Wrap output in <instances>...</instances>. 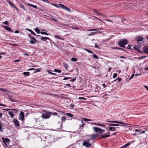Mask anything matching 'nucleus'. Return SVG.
Masks as SVG:
<instances>
[{
  "label": "nucleus",
  "mask_w": 148,
  "mask_h": 148,
  "mask_svg": "<svg viewBox=\"0 0 148 148\" xmlns=\"http://www.w3.org/2000/svg\"><path fill=\"white\" fill-rule=\"evenodd\" d=\"M143 39L144 38L143 37L139 36L137 37L136 40L137 41L138 43H139V42L142 41L143 40Z\"/></svg>",
  "instance_id": "nucleus-8"
},
{
  "label": "nucleus",
  "mask_w": 148,
  "mask_h": 148,
  "mask_svg": "<svg viewBox=\"0 0 148 148\" xmlns=\"http://www.w3.org/2000/svg\"><path fill=\"white\" fill-rule=\"evenodd\" d=\"M2 139L3 142L5 144H6L7 143H8L10 141V140L7 138H3Z\"/></svg>",
  "instance_id": "nucleus-11"
},
{
  "label": "nucleus",
  "mask_w": 148,
  "mask_h": 148,
  "mask_svg": "<svg viewBox=\"0 0 148 148\" xmlns=\"http://www.w3.org/2000/svg\"><path fill=\"white\" fill-rule=\"evenodd\" d=\"M81 124H80L79 125V127L80 128H82L84 126L85 124L83 122V121H81Z\"/></svg>",
  "instance_id": "nucleus-19"
},
{
  "label": "nucleus",
  "mask_w": 148,
  "mask_h": 148,
  "mask_svg": "<svg viewBox=\"0 0 148 148\" xmlns=\"http://www.w3.org/2000/svg\"><path fill=\"white\" fill-rule=\"evenodd\" d=\"M110 134H109L108 135H106V134H103L102 135H101L100 136V137H99L100 138H104L106 137H109L110 136Z\"/></svg>",
  "instance_id": "nucleus-13"
},
{
  "label": "nucleus",
  "mask_w": 148,
  "mask_h": 148,
  "mask_svg": "<svg viewBox=\"0 0 148 148\" xmlns=\"http://www.w3.org/2000/svg\"><path fill=\"white\" fill-rule=\"evenodd\" d=\"M2 125L1 124L0 125V131L1 132H3V131L2 130Z\"/></svg>",
  "instance_id": "nucleus-47"
},
{
  "label": "nucleus",
  "mask_w": 148,
  "mask_h": 148,
  "mask_svg": "<svg viewBox=\"0 0 148 148\" xmlns=\"http://www.w3.org/2000/svg\"><path fill=\"white\" fill-rule=\"evenodd\" d=\"M13 123L16 127H18L19 125L18 121L16 119H13Z\"/></svg>",
  "instance_id": "nucleus-5"
},
{
  "label": "nucleus",
  "mask_w": 148,
  "mask_h": 148,
  "mask_svg": "<svg viewBox=\"0 0 148 148\" xmlns=\"http://www.w3.org/2000/svg\"><path fill=\"white\" fill-rule=\"evenodd\" d=\"M83 120L85 121H91L92 120L90 119H89L86 118H84L83 119Z\"/></svg>",
  "instance_id": "nucleus-27"
},
{
  "label": "nucleus",
  "mask_w": 148,
  "mask_h": 148,
  "mask_svg": "<svg viewBox=\"0 0 148 148\" xmlns=\"http://www.w3.org/2000/svg\"><path fill=\"white\" fill-rule=\"evenodd\" d=\"M29 37H30V38L31 39H32L33 40H35V41H37V40L34 38L31 37L30 36H29Z\"/></svg>",
  "instance_id": "nucleus-41"
},
{
  "label": "nucleus",
  "mask_w": 148,
  "mask_h": 148,
  "mask_svg": "<svg viewBox=\"0 0 148 148\" xmlns=\"http://www.w3.org/2000/svg\"><path fill=\"white\" fill-rule=\"evenodd\" d=\"M0 90L1 91H4V92H5L6 91V90L2 88H0Z\"/></svg>",
  "instance_id": "nucleus-50"
},
{
  "label": "nucleus",
  "mask_w": 148,
  "mask_h": 148,
  "mask_svg": "<svg viewBox=\"0 0 148 148\" xmlns=\"http://www.w3.org/2000/svg\"><path fill=\"white\" fill-rule=\"evenodd\" d=\"M107 122H111V123H117L120 124H123V125H127V123H123V122H119V121H107Z\"/></svg>",
  "instance_id": "nucleus-6"
},
{
  "label": "nucleus",
  "mask_w": 148,
  "mask_h": 148,
  "mask_svg": "<svg viewBox=\"0 0 148 148\" xmlns=\"http://www.w3.org/2000/svg\"><path fill=\"white\" fill-rule=\"evenodd\" d=\"M79 99H84V100H85L86 99L84 97H79Z\"/></svg>",
  "instance_id": "nucleus-49"
},
{
  "label": "nucleus",
  "mask_w": 148,
  "mask_h": 148,
  "mask_svg": "<svg viewBox=\"0 0 148 148\" xmlns=\"http://www.w3.org/2000/svg\"><path fill=\"white\" fill-rule=\"evenodd\" d=\"M47 72L50 74H51L52 75H56V74L54 73H52L51 72H49V71H47Z\"/></svg>",
  "instance_id": "nucleus-42"
},
{
  "label": "nucleus",
  "mask_w": 148,
  "mask_h": 148,
  "mask_svg": "<svg viewBox=\"0 0 148 148\" xmlns=\"http://www.w3.org/2000/svg\"><path fill=\"white\" fill-rule=\"evenodd\" d=\"M20 6L21 8L24 9L25 11H26V10L25 8L24 7L23 5H20Z\"/></svg>",
  "instance_id": "nucleus-36"
},
{
  "label": "nucleus",
  "mask_w": 148,
  "mask_h": 148,
  "mask_svg": "<svg viewBox=\"0 0 148 148\" xmlns=\"http://www.w3.org/2000/svg\"><path fill=\"white\" fill-rule=\"evenodd\" d=\"M70 79V78L68 77H65L64 78L63 80H67Z\"/></svg>",
  "instance_id": "nucleus-53"
},
{
  "label": "nucleus",
  "mask_w": 148,
  "mask_h": 148,
  "mask_svg": "<svg viewBox=\"0 0 148 148\" xmlns=\"http://www.w3.org/2000/svg\"><path fill=\"white\" fill-rule=\"evenodd\" d=\"M66 114L67 116H68L70 117H72L73 116V115L72 114H71V113H66Z\"/></svg>",
  "instance_id": "nucleus-33"
},
{
  "label": "nucleus",
  "mask_w": 148,
  "mask_h": 148,
  "mask_svg": "<svg viewBox=\"0 0 148 148\" xmlns=\"http://www.w3.org/2000/svg\"><path fill=\"white\" fill-rule=\"evenodd\" d=\"M134 74H133L131 76L130 78L129 79V80H130V79H131L134 76Z\"/></svg>",
  "instance_id": "nucleus-45"
},
{
  "label": "nucleus",
  "mask_w": 148,
  "mask_h": 148,
  "mask_svg": "<svg viewBox=\"0 0 148 148\" xmlns=\"http://www.w3.org/2000/svg\"><path fill=\"white\" fill-rule=\"evenodd\" d=\"M109 126H119V125L117 124H110L109 125Z\"/></svg>",
  "instance_id": "nucleus-32"
},
{
  "label": "nucleus",
  "mask_w": 148,
  "mask_h": 148,
  "mask_svg": "<svg viewBox=\"0 0 148 148\" xmlns=\"http://www.w3.org/2000/svg\"><path fill=\"white\" fill-rule=\"evenodd\" d=\"M96 33H97V32H91V33H90L89 34V36H92V35H94L95 34H96Z\"/></svg>",
  "instance_id": "nucleus-39"
},
{
  "label": "nucleus",
  "mask_w": 148,
  "mask_h": 148,
  "mask_svg": "<svg viewBox=\"0 0 148 148\" xmlns=\"http://www.w3.org/2000/svg\"><path fill=\"white\" fill-rule=\"evenodd\" d=\"M144 49L145 53H148V46L144 47Z\"/></svg>",
  "instance_id": "nucleus-16"
},
{
  "label": "nucleus",
  "mask_w": 148,
  "mask_h": 148,
  "mask_svg": "<svg viewBox=\"0 0 148 148\" xmlns=\"http://www.w3.org/2000/svg\"><path fill=\"white\" fill-rule=\"evenodd\" d=\"M10 100L12 101H14V99L13 98H10Z\"/></svg>",
  "instance_id": "nucleus-59"
},
{
  "label": "nucleus",
  "mask_w": 148,
  "mask_h": 148,
  "mask_svg": "<svg viewBox=\"0 0 148 148\" xmlns=\"http://www.w3.org/2000/svg\"><path fill=\"white\" fill-rule=\"evenodd\" d=\"M3 27L7 31L11 32H14L13 31H12V30L10 27L5 26H4Z\"/></svg>",
  "instance_id": "nucleus-12"
},
{
  "label": "nucleus",
  "mask_w": 148,
  "mask_h": 148,
  "mask_svg": "<svg viewBox=\"0 0 148 148\" xmlns=\"http://www.w3.org/2000/svg\"><path fill=\"white\" fill-rule=\"evenodd\" d=\"M35 31L38 34H39L40 33V30L38 27L36 28Z\"/></svg>",
  "instance_id": "nucleus-23"
},
{
  "label": "nucleus",
  "mask_w": 148,
  "mask_h": 148,
  "mask_svg": "<svg viewBox=\"0 0 148 148\" xmlns=\"http://www.w3.org/2000/svg\"><path fill=\"white\" fill-rule=\"evenodd\" d=\"M98 123H93L92 122L91 123V124L92 125H98Z\"/></svg>",
  "instance_id": "nucleus-43"
},
{
  "label": "nucleus",
  "mask_w": 148,
  "mask_h": 148,
  "mask_svg": "<svg viewBox=\"0 0 148 148\" xmlns=\"http://www.w3.org/2000/svg\"><path fill=\"white\" fill-rule=\"evenodd\" d=\"M101 30V29H89L88 30V31H99Z\"/></svg>",
  "instance_id": "nucleus-22"
},
{
  "label": "nucleus",
  "mask_w": 148,
  "mask_h": 148,
  "mask_svg": "<svg viewBox=\"0 0 148 148\" xmlns=\"http://www.w3.org/2000/svg\"><path fill=\"white\" fill-rule=\"evenodd\" d=\"M116 127H108V130L111 131H115V129Z\"/></svg>",
  "instance_id": "nucleus-14"
},
{
  "label": "nucleus",
  "mask_w": 148,
  "mask_h": 148,
  "mask_svg": "<svg viewBox=\"0 0 148 148\" xmlns=\"http://www.w3.org/2000/svg\"><path fill=\"white\" fill-rule=\"evenodd\" d=\"M28 31L30 32L32 34H33L34 36L36 35V34L31 29H27Z\"/></svg>",
  "instance_id": "nucleus-26"
},
{
  "label": "nucleus",
  "mask_w": 148,
  "mask_h": 148,
  "mask_svg": "<svg viewBox=\"0 0 148 148\" xmlns=\"http://www.w3.org/2000/svg\"><path fill=\"white\" fill-rule=\"evenodd\" d=\"M40 39L41 40L43 41H45V40H50V38L48 37H42L40 38Z\"/></svg>",
  "instance_id": "nucleus-15"
},
{
  "label": "nucleus",
  "mask_w": 148,
  "mask_h": 148,
  "mask_svg": "<svg viewBox=\"0 0 148 148\" xmlns=\"http://www.w3.org/2000/svg\"><path fill=\"white\" fill-rule=\"evenodd\" d=\"M95 12L98 14L99 15H101V14H100V13L99 12H96V11H95Z\"/></svg>",
  "instance_id": "nucleus-56"
},
{
  "label": "nucleus",
  "mask_w": 148,
  "mask_h": 148,
  "mask_svg": "<svg viewBox=\"0 0 148 148\" xmlns=\"http://www.w3.org/2000/svg\"><path fill=\"white\" fill-rule=\"evenodd\" d=\"M98 125L99 126H105V125L98 123Z\"/></svg>",
  "instance_id": "nucleus-57"
},
{
  "label": "nucleus",
  "mask_w": 148,
  "mask_h": 148,
  "mask_svg": "<svg viewBox=\"0 0 148 148\" xmlns=\"http://www.w3.org/2000/svg\"><path fill=\"white\" fill-rule=\"evenodd\" d=\"M12 112H13V113H16L17 112V110L16 109H13L12 110Z\"/></svg>",
  "instance_id": "nucleus-40"
},
{
  "label": "nucleus",
  "mask_w": 148,
  "mask_h": 148,
  "mask_svg": "<svg viewBox=\"0 0 148 148\" xmlns=\"http://www.w3.org/2000/svg\"><path fill=\"white\" fill-rule=\"evenodd\" d=\"M95 47L96 48H98L99 46V45H97L96 44V43H95Z\"/></svg>",
  "instance_id": "nucleus-60"
},
{
  "label": "nucleus",
  "mask_w": 148,
  "mask_h": 148,
  "mask_svg": "<svg viewBox=\"0 0 148 148\" xmlns=\"http://www.w3.org/2000/svg\"><path fill=\"white\" fill-rule=\"evenodd\" d=\"M93 130L95 132H99L100 133V130L101 129L97 127H93Z\"/></svg>",
  "instance_id": "nucleus-9"
},
{
  "label": "nucleus",
  "mask_w": 148,
  "mask_h": 148,
  "mask_svg": "<svg viewBox=\"0 0 148 148\" xmlns=\"http://www.w3.org/2000/svg\"><path fill=\"white\" fill-rule=\"evenodd\" d=\"M40 33L42 34H45L47 35H49L48 33L45 32H40Z\"/></svg>",
  "instance_id": "nucleus-31"
},
{
  "label": "nucleus",
  "mask_w": 148,
  "mask_h": 148,
  "mask_svg": "<svg viewBox=\"0 0 148 148\" xmlns=\"http://www.w3.org/2000/svg\"><path fill=\"white\" fill-rule=\"evenodd\" d=\"M51 114V113L50 112L43 113L42 114V117L44 119H48L49 118V117L50 116V114Z\"/></svg>",
  "instance_id": "nucleus-3"
},
{
  "label": "nucleus",
  "mask_w": 148,
  "mask_h": 148,
  "mask_svg": "<svg viewBox=\"0 0 148 148\" xmlns=\"http://www.w3.org/2000/svg\"><path fill=\"white\" fill-rule=\"evenodd\" d=\"M116 79H117L119 82H120L121 81V78H117L116 79H115L114 81L116 80Z\"/></svg>",
  "instance_id": "nucleus-44"
},
{
  "label": "nucleus",
  "mask_w": 148,
  "mask_h": 148,
  "mask_svg": "<svg viewBox=\"0 0 148 148\" xmlns=\"http://www.w3.org/2000/svg\"><path fill=\"white\" fill-rule=\"evenodd\" d=\"M90 139H89L86 141L84 140L82 143L83 146H85L87 147H89L91 146L92 144L89 143Z\"/></svg>",
  "instance_id": "nucleus-2"
},
{
  "label": "nucleus",
  "mask_w": 148,
  "mask_h": 148,
  "mask_svg": "<svg viewBox=\"0 0 148 148\" xmlns=\"http://www.w3.org/2000/svg\"><path fill=\"white\" fill-rule=\"evenodd\" d=\"M24 117V113L23 112L21 111L19 114V119L21 121H23Z\"/></svg>",
  "instance_id": "nucleus-4"
},
{
  "label": "nucleus",
  "mask_w": 148,
  "mask_h": 148,
  "mask_svg": "<svg viewBox=\"0 0 148 148\" xmlns=\"http://www.w3.org/2000/svg\"><path fill=\"white\" fill-rule=\"evenodd\" d=\"M37 41H35L34 40H30L29 42L31 44H35Z\"/></svg>",
  "instance_id": "nucleus-21"
},
{
  "label": "nucleus",
  "mask_w": 148,
  "mask_h": 148,
  "mask_svg": "<svg viewBox=\"0 0 148 148\" xmlns=\"http://www.w3.org/2000/svg\"><path fill=\"white\" fill-rule=\"evenodd\" d=\"M128 42L127 40L126 39H122L119 40L118 42V44L121 47H124V45Z\"/></svg>",
  "instance_id": "nucleus-1"
},
{
  "label": "nucleus",
  "mask_w": 148,
  "mask_h": 148,
  "mask_svg": "<svg viewBox=\"0 0 148 148\" xmlns=\"http://www.w3.org/2000/svg\"><path fill=\"white\" fill-rule=\"evenodd\" d=\"M23 74L25 76H28L29 75L30 73L28 72H24Z\"/></svg>",
  "instance_id": "nucleus-25"
},
{
  "label": "nucleus",
  "mask_w": 148,
  "mask_h": 148,
  "mask_svg": "<svg viewBox=\"0 0 148 148\" xmlns=\"http://www.w3.org/2000/svg\"><path fill=\"white\" fill-rule=\"evenodd\" d=\"M3 23L8 25V22L7 21H5V22H3Z\"/></svg>",
  "instance_id": "nucleus-52"
},
{
  "label": "nucleus",
  "mask_w": 148,
  "mask_h": 148,
  "mask_svg": "<svg viewBox=\"0 0 148 148\" xmlns=\"http://www.w3.org/2000/svg\"><path fill=\"white\" fill-rule=\"evenodd\" d=\"M106 21H109V22H112V23H113V22L111 20H109V19H106Z\"/></svg>",
  "instance_id": "nucleus-62"
},
{
  "label": "nucleus",
  "mask_w": 148,
  "mask_h": 148,
  "mask_svg": "<svg viewBox=\"0 0 148 148\" xmlns=\"http://www.w3.org/2000/svg\"><path fill=\"white\" fill-rule=\"evenodd\" d=\"M117 76V74L116 73H115L113 74V78H116Z\"/></svg>",
  "instance_id": "nucleus-38"
},
{
  "label": "nucleus",
  "mask_w": 148,
  "mask_h": 148,
  "mask_svg": "<svg viewBox=\"0 0 148 148\" xmlns=\"http://www.w3.org/2000/svg\"><path fill=\"white\" fill-rule=\"evenodd\" d=\"M54 71L56 72H57L59 73H60L61 72V70L56 69H54Z\"/></svg>",
  "instance_id": "nucleus-24"
},
{
  "label": "nucleus",
  "mask_w": 148,
  "mask_h": 148,
  "mask_svg": "<svg viewBox=\"0 0 148 148\" xmlns=\"http://www.w3.org/2000/svg\"><path fill=\"white\" fill-rule=\"evenodd\" d=\"M105 131V130H102L101 129V130H100V133L102 134Z\"/></svg>",
  "instance_id": "nucleus-46"
},
{
  "label": "nucleus",
  "mask_w": 148,
  "mask_h": 148,
  "mask_svg": "<svg viewBox=\"0 0 148 148\" xmlns=\"http://www.w3.org/2000/svg\"><path fill=\"white\" fill-rule=\"evenodd\" d=\"M54 37L55 38H57L58 39H60V37L59 36H57L55 35V36H54Z\"/></svg>",
  "instance_id": "nucleus-55"
},
{
  "label": "nucleus",
  "mask_w": 148,
  "mask_h": 148,
  "mask_svg": "<svg viewBox=\"0 0 148 148\" xmlns=\"http://www.w3.org/2000/svg\"><path fill=\"white\" fill-rule=\"evenodd\" d=\"M60 5L61 6V7L63 9L66 10L70 12V10L71 9L69 8L65 7L64 5L63 4H60Z\"/></svg>",
  "instance_id": "nucleus-10"
},
{
  "label": "nucleus",
  "mask_w": 148,
  "mask_h": 148,
  "mask_svg": "<svg viewBox=\"0 0 148 148\" xmlns=\"http://www.w3.org/2000/svg\"><path fill=\"white\" fill-rule=\"evenodd\" d=\"M132 46V45H128L127 46V48L128 49H131V47Z\"/></svg>",
  "instance_id": "nucleus-54"
},
{
  "label": "nucleus",
  "mask_w": 148,
  "mask_h": 148,
  "mask_svg": "<svg viewBox=\"0 0 148 148\" xmlns=\"http://www.w3.org/2000/svg\"><path fill=\"white\" fill-rule=\"evenodd\" d=\"M145 87L148 90V86H145Z\"/></svg>",
  "instance_id": "nucleus-64"
},
{
  "label": "nucleus",
  "mask_w": 148,
  "mask_h": 148,
  "mask_svg": "<svg viewBox=\"0 0 148 148\" xmlns=\"http://www.w3.org/2000/svg\"><path fill=\"white\" fill-rule=\"evenodd\" d=\"M35 70V69L34 68H32L31 69H28L27 70L28 71H31V70Z\"/></svg>",
  "instance_id": "nucleus-51"
},
{
  "label": "nucleus",
  "mask_w": 148,
  "mask_h": 148,
  "mask_svg": "<svg viewBox=\"0 0 148 148\" xmlns=\"http://www.w3.org/2000/svg\"><path fill=\"white\" fill-rule=\"evenodd\" d=\"M63 64L64 66V67L66 69H67L68 67L67 64L66 63H64Z\"/></svg>",
  "instance_id": "nucleus-35"
},
{
  "label": "nucleus",
  "mask_w": 148,
  "mask_h": 148,
  "mask_svg": "<svg viewBox=\"0 0 148 148\" xmlns=\"http://www.w3.org/2000/svg\"><path fill=\"white\" fill-rule=\"evenodd\" d=\"M91 136V139L94 140L97 137L99 136V134H96L88 136Z\"/></svg>",
  "instance_id": "nucleus-7"
},
{
  "label": "nucleus",
  "mask_w": 148,
  "mask_h": 148,
  "mask_svg": "<svg viewBox=\"0 0 148 148\" xmlns=\"http://www.w3.org/2000/svg\"><path fill=\"white\" fill-rule=\"evenodd\" d=\"M27 5H28L29 6H31L32 7L34 8H35L36 9H37L38 8L36 5H33L31 4L30 3H27Z\"/></svg>",
  "instance_id": "nucleus-20"
},
{
  "label": "nucleus",
  "mask_w": 148,
  "mask_h": 148,
  "mask_svg": "<svg viewBox=\"0 0 148 148\" xmlns=\"http://www.w3.org/2000/svg\"><path fill=\"white\" fill-rule=\"evenodd\" d=\"M71 60L73 62H76L77 60L76 58H71Z\"/></svg>",
  "instance_id": "nucleus-29"
},
{
  "label": "nucleus",
  "mask_w": 148,
  "mask_h": 148,
  "mask_svg": "<svg viewBox=\"0 0 148 148\" xmlns=\"http://www.w3.org/2000/svg\"><path fill=\"white\" fill-rule=\"evenodd\" d=\"M135 131L136 132H140V130L139 129H136L135 130Z\"/></svg>",
  "instance_id": "nucleus-63"
},
{
  "label": "nucleus",
  "mask_w": 148,
  "mask_h": 148,
  "mask_svg": "<svg viewBox=\"0 0 148 148\" xmlns=\"http://www.w3.org/2000/svg\"><path fill=\"white\" fill-rule=\"evenodd\" d=\"M66 119V117L65 116H62V121H64Z\"/></svg>",
  "instance_id": "nucleus-34"
},
{
  "label": "nucleus",
  "mask_w": 148,
  "mask_h": 148,
  "mask_svg": "<svg viewBox=\"0 0 148 148\" xmlns=\"http://www.w3.org/2000/svg\"><path fill=\"white\" fill-rule=\"evenodd\" d=\"M102 86L103 87V88H104L106 87V85L104 84H102Z\"/></svg>",
  "instance_id": "nucleus-58"
},
{
  "label": "nucleus",
  "mask_w": 148,
  "mask_h": 148,
  "mask_svg": "<svg viewBox=\"0 0 148 148\" xmlns=\"http://www.w3.org/2000/svg\"><path fill=\"white\" fill-rule=\"evenodd\" d=\"M75 105L74 104H71L70 105V108L71 109H72L73 108V107Z\"/></svg>",
  "instance_id": "nucleus-30"
},
{
  "label": "nucleus",
  "mask_w": 148,
  "mask_h": 148,
  "mask_svg": "<svg viewBox=\"0 0 148 148\" xmlns=\"http://www.w3.org/2000/svg\"><path fill=\"white\" fill-rule=\"evenodd\" d=\"M36 71H34V73L39 72L40 71V69H36Z\"/></svg>",
  "instance_id": "nucleus-48"
},
{
  "label": "nucleus",
  "mask_w": 148,
  "mask_h": 148,
  "mask_svg": "<svg viewBox=\"0 0 148 148\" xmlns=\"http://www.w3.org/2000/svg\"><path fill=\"white\" fill-rule=\"evenodd\" d=\"M75 79H76V78H73V79L71 80L70 81H71L74 82L75 81Z\"/></svg>",
  "instance_id": "nucleus-61"
},
{
  "label": "nucleus",
  "mask_w": 148,
  "mask_h": 148,
  "mask_svg": "<svg viewBox=\"0 0 148 148\" xmlns=\"http://www.w3.org/2000/svg\"><path fill=\"white\" fill-rule=\"evenodd\" d=\"M85 50L87 52H88L89 53H94L91 50H90L89 49H85Z\"/></svg>",
  "instance_id": "nucleus-28"
},
{
  "label": "nucleus",
  "mask_w": 148,
  "mask_h": 148,
  "mask_svg": "<svg viewBox=\"0 0 148 148\" xmlns=\"http://www.w3.org/2000/svg\"><path fill=\"white\" fill-rule=\"evenodd\" d=\"M8 114L11 117H14V114H13V112L12 111H9Z\"/></svg>",
  "instance_id": "nucleus-18"
},
{
  "label": "nucleus",
  "mask_w": 148,
  "mask_h": 148,
  "mask_svg": "<svg viewBox=\"0 0 148 148\" xmlns=\"http://www.w3.org/2000/svg\"><path fill=\"white\" fill-rule=\"evenodd\" d=\"M7 1L11 6L14 7L15 6L14 5L10 0H7Z\"/></svg>",
  "instance_id": "nucleus-17"
},
{
  "label": "nucleus",
  "mask_w": 148,
  "mask_h": 148,
  "mask_svg": "<svg viewBox=\"0 0 148 148\" xmlns=\"http://www.w3.org/2000/svg\"><path fill=\"white\" fill-rule=\"evenodd\" d=\"M93 57L95 59H98L99 57L96 54H94L93 55Z\"/></svg>",
  "instance_id": "nucleus-37"
}]
</instances>
